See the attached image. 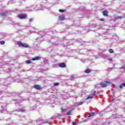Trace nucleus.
Returning a JSON list of instances; mask_svg holds the SVG:
<instances>
[{
    "instance_id": "nucleus-1",
    "label": "nucleus",
    "mask_w": 125,
    "mask_h": 125,
    "mask_svg": "<svg viewBox=\"0 0 125 125\" xmlns=\"http://www.w3.org/2000/svg\"><path fill=\"white\" fill-rule=\"evenodd\" d=\"M0 89H2V90L0 91V95H3V94H5V93H8L9 94H10L9 96H15V97H20L19 96V93H15V92H10L9 91H6V87L4 86L3 84H0Z\"/></svg>"
},
{
    "instance_id": "nucleus-2",
    "label": "nucleus",
    "mask_w": 125,
    "mask_h": 125,
    "mask_svg": "<svg viewBox=\"0 0 125 125\" xmlns=\"http://www.w3.org/2000/svg\"><path fill=\"white\" fill-rule=\"evenodd\" d=\"M122 118V115H118L117 114H113L112 117L110 118L107 119L106 120V125H111V123H112V119H121Z\"/></svg>"
},
{
    "instance_id": "nucleus-3",
    "label": "nucleus",
    "mask_w": 125,
    "mask_h": 125,
    "mask_svg": "<svg viewBox=\"0 0 125 125\" xmlns=\"http://www.w3.org/2000/svg\"><path fill=\"white\" fill-rule=\"evenodd\" d=\"M17 44L19 46H20L21 47H24L25 48H29L30 47V46L26 43H23L21 42L18 41L17 42Z\"/></svg>"
},
{
    "instance_id": "nucleus-4",
    "label": "nucleus",
    "mask_w": 125,
    "mask_h": 125,
    "mask_svg": "<svg viewBox=\"0 0 125 125\" xmlns=\"http://www.w3.org/2000/svg\"><path fill=\"white\" fill-rule=\"evenodd\" d=\"M27 16H28L26 14H21L18 15V17L20 19H26V18H27Z\"/></svg>"
},
{
    "instance_id": "nucleus-5",
    "label": "nucleus",
    "mask_w": 125,
    "mask_h": 125,
    "mask_svg": "<svg viewBox=\"0 0 125 125\" xmlns=\"http://www.w3.org/2000/svg\"><path fill=\"white\" fill-rule=\"evenodd\" d=\"M8 14H9L8 11H6L3 13H0V17H5V16H7Z\"/></svg>"
},
{
    "instance_id": "nucleus-6",
    "label": "nucleus",
    "mask_w": 125,
    "mask_h": 125,
    "mask_svg": "<svg viewBox=\"0 0 125 125\" xmlns=\"http://www.w3.org/2000/svg\"><path fill=\"white\" fill-rule=\"evenodd\" d=\"M16 112H21V113H24V112H27V110L25 107H23L21 108H20L19 109H16Z\"/></svg>"
},
{
    "instance_id": "nucleus-7",
    "label": "nucleus",
    "mask_w": 125,
    "mask_h": 125,
    "mask_svg": "<svg viewBox=\"0 0 125 125\" xmlns=\"http://www.w3.org/2000/svg\"><path fill=\"white\" fill-rule=\"evenodd\" d=\"M13 101H16L15 103L16 106H19V103H21V101L19 99H13Z\"/></svg>"
},
{
    "instance_id": "nucleus-8",
    "label": "nucleus",
    "mask_w": 125,
    "mask_h": 125,
    "mask_svg": "<svg viewBox=\"0 0 125 125\" xmlns=\"http://www.w3.org/2000/svg\"><path fill=\"white\" fill-rule=\"evenodd\" d=\"M59 66L60 67V68H66L67 67V65L65 62H61L59 63Z\"/></svg>"
},
{
    "instance_id": "nucleus-9",
    "label": "nucleus",
    "mask_w": 125,
    "mask_h": 125,
    "mask_svg": "<svg viewBox=\"0 0 125 125\" xmlns=\"http://www.w3.org/2000/svg\"><path fill=\"white\" fill-rule=\"evenodd\" d=\"M100 85V87H106L107 86V84L106 83H104L103 82H101L100 83H99L97 86Z\"/></svg>"
},
{
    "instance_id": "nucleus-10",
    "label": "nucleus",
    "mask_w": 125,
    "mask_h": 125,
    "mask_svg": "<svg viewBox=\"0 0 125 125\" xmlns=\"http://www.w3.org/2000/svg\"><path fill=\"white\" fill-rule=\"evenodd\" d=\"M12 81H14L15 83H22V80L21 79H20L19 78H17L16 77H15L12 79Z\"/></svg>"
},
{
    "instance_id": "nucleus-11",
    "label": "nucleus",
    "mask_w": 125,
    "mask_h": 125,
    "mask_svg": "<svg viewBox=\"0 0 125 125\" xmlns=\"http://www.w3.org/2000/svg\"><path fill=\"white\" fill-rule=\"evenodd\" d=\"M34 88H35V89H37L38 90H41L42 89V87H41V85H38V84H35L33 86Z\"/></svg>"
},
{
    "instance_id": "nucleus-12",
    "label": "nucleus",
    "mask_w": 125,
    "mask_h": 125,
    "mask_svg": "<svg viewBox=\"0 0 125 125\" xmlns=\"http://www.w3.org/2000/svg\"><path fill=\"white\" fill-rule=\"evenodd\" d=\"M46 34V33L44 31H40L38 32V35H40L41 37H43V36H45Z\"/></svg>"
},
{
    "instance_id": "nucleus-13",
    "label": "nucleus",
    "mask_w": 125,
    "mask_h": 125,
    "mask_svg": "<svg viewBox=\"0 0 125 125\" xmlns=\"http://www.w3.org/2000/svg\"><path fill=\"white\" fill-rule=\"evenodd\" d=\"M123 18H125V16H116L114 17L115 20H118L119 19H123Z\"/></svg>"
},
{
    "instance_id": "nucleus-14",
    "label": "nucleus",
    "mask_w": 125,
    "mask_h": 125,
    "mask_svg": "<svg viewBox=\"0 0 125 125\" xmlns=\"http://www.w3.org/2000/svg\"><path fill=\"white\" fill-rule=\"evenodd\" d=\"M12 25H14V26H18V27H21V26L20 25V23H19V22H15L14 21H12Z\"/></svg>"
},
{
    "instance_id": "nucleus-15",
    "label": "nucleus",
    "mask_w": 125,
    "mask_h": 125,
    "mask_svg": "<svg viewBox=\"0 0 125 125\" xmlns=\"http://www.w3.org/2000/svg\"><path fill=\"white\" fill-rule=\"evenodd\" d=\"M41 59V57L40 56H37L35 57V58H33L32 59V61H36L37 60H40Z\"/></svg>"
},
{
    "instance_id": "nucleus-16",
    "label": "nucleus",
    "mask_w": 125,
    "mask_h": 125,
    "mask_svg": "<svg viewBox=\"0 0 125 125\" xmlns=\"http://www.w3.org/2000/svg\"><path fill=\"white\" fill-rule=\"evenodd\" d=\"M84 103V102H81L80 103H77L75 104L76 107H78V106H80V105H83Z\"/></svg>"
},
{
    "instance_id": "nucleus-17",
    "label": "nucleus",
    "mask_w": 125,
    "mask_h": 125,
    "mask_svg": "<svg viewBox=\"0 0 125 125\" xmlns=\"http://www.w3.org/2000/svg\"><path fill=\"white\" fill-rule=\"evenodd\" d=\"M74 110V108H70V110L69 111V112H68L66 114V115H72V112H73V110Z\"/></svg>"
},
{
    "instance_id": "nucleus-18",
    "label": "nucleus",
    "mask_w": 125,
    "mask_h": 125,
    "mask_svg": "<svg viewBox=\"0 0 125 125\" xmlns=\"http://www.w3.org/2000/svg\"><path fill=\"white\" fill-rule=\"evenodd\" d=\"M94 115H96L95 112H91L90 114L88 116V118H90L91 117H93Z\"/></svg>"
},
{
    "instance_id": "nucleus-19",
    "label": "nucleus",
    "mask_w": 125,
    "mask_h": 125,
    "mask_svg": "<svg viewBox=\"0 0 125 125\" xmlns=\"http://www.w3.org/2000/svg\"><path fill=\"white\" fill-rule=\"evenodd\" d=\"M87 27H90L91 28H95L96 27V25L93 23L89 24V25Z\"/></svg>"
},
{
    "instance_id": "nucleus-20",
    "label": "nucleus",
    "mask_w": 125,
    "mask_h": 125,
    "mask_svg": "<svg viewBox=\"0 0 125 125\" xmlns=\"http://www.w3.org/2000/svg\"><path fill=\"white\" fill-rule=\"evenodd\" d=\"M59 18L61 21H63V19H65V16H60L59 17Z\"/></svg>"
},
{
    "instance_id": "nucleus-21",
    "label": "nucleus",
    "mask_w": 125,
    "mask_h": 125,
    "mask_svg": "<svg viewBox=\"0 0 125 125\" xmlns=\"http://www.w3.org/2000/svg\"><path fill=\"white\" fill-rule=\"evenodd\" d=\"M103 14L104 16H108V11H104L103 12Z\"/></svg>"
},
{
    "instance_id": "nucleus-22",
    "label": "nucleus",
    "mask_w": 125,
    "mask_h": 125,
    "mask_svg": "<svg viewBox=\"0 0 125 125\" xmlns=\"http://www.w3.org/2000/svg\"><path fill=\"white\" fill-rule=\"evenodd\" d=\"M24 10L25 11H31V10H32V9H30V8L29 7H27L24 9Z\"/></svg>"
},
{
    "instance_id": "nucleus-23",
    "label": "nucleus",
    "mask_w": 125,
    "mask_h": 125,
    "mask_svg": "<svg viewBox=\"0 0 125 125\" xmlns=\"http://www.w3.org/2000/svg\"><path fill=\"white\" fill-rule=\"evenodd\" d=\"M6 81V79H2V78H0V82H2V83H3L4 82Z\"/></svg>"
},
{
    "instance_id": "nucleus-24",
    "label": "nucleus",
    "mask_w": 125,
    "mask_h": 125,
    "mask_svg": "<svg viewBox=\"0 0 125 125\" xmlns=\"http://www.w3.org/2000/svg\"><path fill=\"white\" fill-rule=\"evenodd\" d=\"M31 108L32 111L33 110H36V109H37V105H35L33 106H31Z\"/></svg>"
},
{
    "instance_id": "nucleus-25",
    "label": "nucleus",
    "mask_w": 125,
    "mask_h": 125,
    "mask_svg": "<svg viewBox=\"0 0 125 125\" xmlns=\"http://www.w3.org/2000/svg\"><path fill=\"white\" fill-rule=\"evenodd\" d=\"M25 63L26 64H31V63H32V61H31V60H27L25 61Z\"/></svg>"
},
{
    "instance_id": "nucleus-26",
    "label": "nucleus",
    "mask_w": 125,
    "mask_h": 125,
    "mask_svg": "<svg viewBox=\"0 0 125 125\" xmlns=\"http://www.w3.org/2000/svg\"><path fill=\"white\" fill-rule=\"evenodd\" d=\"M93 98V96H92V95H90V96H88V97H87L86 99H87H87H92Z\"/></svg>"
},
{
    "instance_id": "nucleus-27",
    "label": "nucleus",
    "mask_w": 125,
    "mask_h": 125,
    "mask_svg": "<svg viewBox=\"0 0 125 125\" xmlns=\"http://www.w3.org/2000/svg\"><path fill=\"white\" fill-rule=\"evenodd\" d=\"M85 73H86V74H89V73H90V70L86 69L85 70Z\"/></svg>"
},
{
    "instance_id": "nucleus-28",
    "label": "nucleus",
    "mask_w": 125,
    "mask_h": 125,
    "mask_svg": "<svg viewBox=\"0 0 125 125\" xmlns=\"http://www.w3.org/2000/svg\"><path fill=\"white\" fill-rule=\"evenodd\" d=\"M5 43V42L0 41V44H1V45H3V44H4Z\"/></svg>"
},
{
    "instance_id": "nucleus-29",
    "label": "nucleus",
    "mask_w": 125,
    "mask_h": 125,
    "mask_svg": "<svg viewBox=\"0 0 125 125\" xmlns=\"http://www.w3.org/2000/svg\"><path fill=\"white\" fill-rule=\"evenodd\" d=\"M109 53H114V50L112 49H110L108 50Z\"/></svg>"
},
{
    "instance_id": "nucleus-30",
    "label": "nucleus",
    "mask_w": 125,
    "mask_h": 125,
    "mask_svg": "<svg viewBox=\"0 0 125 125\" xmlns=\"http://www.w3.org/2000/svg\"><path fill=\"white\" fill-rule=\"evenodd\" d=\"M97 93V92H96V91H94L92 93L93 97L95 96L96 95Z\"/></svg>"
},
{
    "instance_id": "nucleus-31",
    "label": "nucleus",
    "mask_w": 125,
    "mask_h": 125,
    "mask_svg": "<svg viewBox=\"0 0 125 125\" xmlns=\"http://www.w3.org/2000/svg\"><path fill=\"white\" fill-rule=\"evenodd\" d=\"M45 8H47V9H49L50 7H51V4H48V6L47 7H45Z\"/></svg>"
},
{
    "instance_id": "nucleus-32",
    "label": "nucleus",
    "mask_w": 125,
    "mask_h": 125,
    "mask_svg": "<svg viewBox=\"0 0 125 125\" xmlns=\"http://www.w3.org/2000/svg\"><path fill=\"white\" fill-rule=\"evenodd\" d=\"M7 106V104H4L3 105H1V108H2V109H4V108H5Z\"/></svg>"
},
{
    "instance_id": "nucleus-33",
    "label": "nucleus",
    "mask_w": 125,
    "mask_h": 125,
    "mask_svg": "<svg viewBox=\"0 0 125 125\" xmlns=\"http://www.w3.org/2000/svg\"><path fill=\"white\" fill-rule=\"evenodd\" d=\"M34 21V18H32L31 19H29V22L31 23V22H33Z\"/></svg>"
},
{
    "instance_id": "nucleus-34",
    "label": "nucleus",
    "mask_w": 125,
    "mask_h": 125,
    "mask_svg": "<svg viewBox=\"0 0 125 125\" xmlns=\"http://www.w3.org/2000/svg\"><path fill=\"white\" fill-rule=\"evenodd\" d=\"M54 86H57L59 85V83H54Z\"/></svg>"
},
{
    "instance_id": "nucleus-35",
    "label": "nucleus",
    "mask_w": 125,
    "mask_h": 125,
    "mask_svg": "<svg viewBox=\"0 0 125 125\" xmlns=\"http://www.w3.org/2000/svg\"><path fill=\"white\" fill-rule=\"evenodd\" d=\"M71 79H76V75H71Z\"/></svg>"
},
{
    "instance_id": "nucleus-36",
    "label": "nucleus",
    "mask_w": 125,
    "mask_h": 125,
    "mask_svg": "<svg viewBox=\"0 0 125 125\" xmlns=\"http://www.w3.org/2000/svg\"><path fill=\"white\" fill-rule=\"evenodd\" d=\"M59 11L60 12H65V10L60 9L59 10Z\"/></svg>"
},
{
    "instance_id": "nucleus-37",
    "label": "nucleus",
    "mask_w": 125,
    "mask_h": 125,
    "mask_svg": "<svg viewBox=\"0 0 125 125\" xmlns=\"http://www.w3.org/2000/svg\"><path fill=\"white\" fill-rule=\"evenodd\" d=\"M121 120H122V121H123V122H124V123H125V118L124 117H123V116H122V118H120Z\"/></svg>"
},
{
    "instance_id": "nucleus-38",
    "label": "nucleus",
    "mask_w": 125,
    "mask_h": 125,
    "mask_svg": "<svg viewBox=\"0 0 125 125\" xmlns=\"http://www.w3.org/2000/svg\"><path fill=\"white\" fill-rule=\"evenodd\" d=\"M45 124H48V125H49L50 123L48 121H46L43 123V125H45Z\"/></svg>"
},
{
    "instance_id": "nucleus-39",
    "label": "nucleus",
    "mask_w": 125,
    "mask_h": 125,
    "mask_svg": "<svg viewBox=\"0 0 125 125\" xmlns=\"http://www.w3.org/2000/svg\"><path fill=\"white\" fill-rule=\"evenodd\" d=\"M65 111H66V109H64L63 108L61 109V112L62 113H64V112H65Z\"/></svg>"
},
{
    "instance_id": "nucleus-40",
    "label": "nucleus",
    "mask_w": 125,
    "mask_h": 125,
    "mask_svg": "<svg viewBox=\"0 0 125 125\" xmlns=\"http://www.w3.org/2000/svg\"><path fill=\"white\" fill-rule=\"evenodd\" d=\"M112 70H113V68L111 67V68H109L108 69L106 70V71H112Z\"/></svg>"
},
{
    "instance_id": "nucleus-41",
    "label": "nucleus",
    "mask_w": 125,
    "mask_h": 125,
    "mask_svg": "<svg viewBox=\"0 0 125 125\" xmlns=\"http://www.w3.org/2000/svg\"><path fill=\"white\" fill-rule=\"evenodd\" d=\"M52 40H54L55 41H57V40H58V37H54V39H52Z\"/></svg>"
},
{
    "instance_id": "nucleus-42",
    "label": "nucleus",
    "mask_w": 125,
    "mask_h": 125,
    "mask_svg": "<svg viewBox=\"0 0 125 125\" xmlns=\"http://www.w3.org/2000/svg\"><path fill=\"white\" fill-rule=\"evenodd\" d=\"M22 72H28V71H30V70H25V69H22Z\"/></svg>"
},
{
    "instance_id": "nucleus-43",
    "label": "nucleus",
    "mask_w": 125,
    "mask_h": 125,
    "mask_svg": "<svg viewBox=\"0 0 125 125\" xmlns=\"http://www.w3.org/2000/svg\"><path fill=\"white\" fill-rule=\"evenodd\" d=\"M18 117L20 118V119H22V118H24V116L21 115H18Z\"/></svg>"
},
{
    "instance_id": "nucleus-44",
    "label": "nucleus",
    "mask_w": 125,
    "mask_h": 125,
    "mask_svg": "<svg viewBox=\"0 0 125 125\" xmlns=\"http://www.w3.org/2000/svg\"><path fill=\"white\" fill-rule=\"evenodd\" d=\"M78 125V123L76 122H72V125Z\"/></svg>"
},
{
    "instance_id": "nucleus-45",
    "label": "nucleus",
    "mask_w": 125,
    "mask_h": 125,
    "mask_svg": "<svg viewBox=\"0 0 125 125\" xmlns=\"http://www.w3.org/2000/svg\"><path fill=\"white\" fill-rule=\"evenodd\" d=\"M116 38H117V35H114V36H113L112 39H116Z\"/></svg>"
},
{
    "instance_id": "nucleus-46",
    "label": "nucleus",
    "mask_w": 125,
    "mask_h": 125,
    "mask_svg": "<svg viewBox=\"0 0 125 125\" xmlns=\"http://www.w3.org/2000/svg\"><path fill=\"white\" fill-rule=\"evenodd\" d=\"M40 39H42V37H38V38L36 39V40L40 41Z\"/></svg>"
},
{
    "instance_id": "nucleus-47",
    "label": "nucleus",
    "mask_w": 125,
    "mask_h": 125,
    "mask_svg": "<svg viewBox=\"0 0 125 125\" xmlns=\"http://www.w3.org/2000/svg\"><path fill=\"white\" fill-rule=\"evenodd\" d=\"M13 112H14V111L11 112V111H10V112H8V114H9L10 115H11V114H12V113H13Z\"/></svg>"
},
{
    "instance_id": "nucleus-48",
    "label": "nucleus",
    "mask_w": 125,
    "mask_h": 125,
    "mask_svg": "<svg viewBox=\"0 0 125 125\" xmlns=\"http://www.w3.org/2000/svg\"><path fill=\"white\" fill-rule=\"evenodd\" d=\"M82 10H83V8H80L78 9V11H82Z\"/></svg>"
},
{
    "instance_id": "nucleus-49",
    "label": "nucleus",
    "mask_w": 125,
    "mask_h": 125,
    "mask_svg": "<svg viewBox=\"0 0 125 125\" xmlns=\"http://www.w3.org/2000/svg\"><path fill=\"white\" fill-rule=\"evenodd\" d=\"M121 50H123V51H124V52H125V47L123 48H122Z\"/></svg>"
},
{
    "instance_id": "nucleus-50",
    "label": "nucleus",
    "mask_w": 125,
    "mask_h": 125,
    "mask_svg": "<svg viewBox=\"0 0 125 125\" xmlns=\"http://www.w3.org/2000/svg\"><path fill=\"white\" fill-rule=\"evenodd\" d=\"M123 84H122L121 85H120V86H119V87H120V88H123Z\"/></svg>"
},
{
    "instance_id": "nucleus-51",
    "label": "nucleus",
    "mask_w": 125,
    "mask_h": 125,
    "mask_svg": "<svg viewBox=\"0 0 125 125\" xmlns=\"http://www.w3.org/2000/svg\"><path fill=\"white\" fill-rule=\"evenodd\" d=\"M108 60H109V61H112L113 59L112 58H109L108 59Z\"/></svg>"
},
{
    "instance_id": "nucleus-52",
    "label": "nucleus",
    "mask_w": 125,
    "mask_h": 125,
    "mask_svg": "<svg viewBox=\"0 0 125 125\" xmlns=\"http://www.w3.org/2000/svg\"><path fill=\"white\" fill-rule=\"evenodd\" d=\"M6 111V108H5L4 109H2V112Z\"/></svg>"
},
{
    "instance_id": "nucleus-53",
    "label": "nucleus",
    "mask_w": 125,
    "mask_h": 125,
    "mask_svg": "<svg viewBox=\"0 0 125 125\" xmlns=\"http://www.w3.org/2000/svg\"><path fill=\"white\" fill-rule=\"evenodd\" d=\"M105 83H110V82L109 81H105Z\"/></svg>"
},
{
    "instance_id": "nucleus-54",
    "label": "nucleus",
    "mask_w": 125,
    "mask_h": 125,
    "mask_svg": "<svg viewBox=\"0 0 125 125\" xmlns=\"http://www.w3.org/2000/svg\"><path fill=\"white\" fill-rule=\"evenodd\" d=\"M114 112H117V111H118V109L117 108H114Z\"/></svg>"
},
{
    "instance_id": "nucleus-55",
    "label": "nucleus",
    "mask_w": 125,
    "mask_h": 125,
    "mask_svg": "<svg viewBox=\"0 0 125 125\" xmlns=\"http://www.w3.org/2000/svg\"><path fill=\"white\" fill-rule=\"evenodd\" d=\"M100 21H104V19H100Z\"/></svg>"
},
{
    "instance_id": "nucleus-56",
    "label": "nucleus",
    "mask_w": 125,
    "mask_h": 125,
    "mask_svg": "<svg viewBox=\"0 0 125 125\" xmlns=\"http://www.w3.org/2000/svg\"><path fill=\"white\" fill-rule=\"evenodd\" d=\"M47 0H44L43 1V3H46V1H47Z\"/></svg>"
},
{
    "instance_id": "nucleus-57",
    "label": "nucleus",
    "mask_w": 125,
    "mask_h": 125,
    "mask_svg": "<svg viewBox=\"0 0 125 125\" xmlns=\"http://www.w3.org/2000/svg\"><path fill=\"white\" fill-rule=\"evenodd\" d=\"M11 79V78L8 77V78L7 79V81H9V80H10Z\"/></svg>"
},
{
    "instance_id": "nucleus-58",
    "label": "nucleus",
    "mask_w": 125,
    "mask_h": 125,
    "mask_svg": "<svg viewBox=\"0 0 125 125\" xmlns=\"http://www.w3.org/2000/svg\"><path fill=\"white\" fill-rule=\"evenodd\" d=\"M124 66H122V67H120L119 69H124Z\"/></svg>"
},
{
    "instance_id": "nucleus-59",
    "label": "nucleus",
    "mask_w": 125,
    "mask_h": 125,
    "mask_svg": "<svg viewBox=\"0 0 125 125\" xmlns=\"http://www.w3.org/2000/svg\"><path fill=\"white\" fill-rule=\"evenodd\" d=\"M122 85H123V86H125V83H122Z\"/></svg>"
},
{
    "instance_id": "nucleus-60",
    "label": "nucleus",
    "mask_w": 125,
    "mask_h": 125,
    "mask_svg": "<svg viewBox=\"0 0 125 125\" xmlns=\"http://www.w3.org/2000/svg\"><path fill=\"white\" fill-rule=\"evenodd\" d=\"M97 34H98V35L99 36H102V35L101 34H99V33H97Z\"/></svg>"
},
{
    "instance_id": "nucleus-61",
    "label": "nucleus",
    "mask_w": 125,
    "mask_h": 125,
    "mask_svg": "<svg viewBox=\"0 0 125 125\" xmlns=\"http://www.w3.org/2000/svg\"><path fill=\"white\" fill-rule=\"evenodd\" d=\"M119 43H123V41H120V42H119Z\"/></svg>"
},
{
    "instance_id": "nucleus-62",
    "label": "nucleus",
    "mask_w": 125,
    "mask_h": 125,
    "mask_svg": "<svg viewBox=\"0 0 125 125\" xmlns=\"http://www.w3.org/2000/svg\"><path fill=\"white\" fill-rule=\"evenodd\" d=\"M48 42H51V41L48 40Z\"/></svg>"
},
{
    "instance_id": "nucleus-63",
    "label": "nucleus",
    "mask_w": 125,
    "mask_h": 125,
    "mask_svg": "<svg viewBox=\"0 0 125 125\" xmlns=\"http://www.w3.org/2000/svg\"><path fill=\"white\" fill-rule=\"evenodd\" d=\"M55 1H58V0H54Z\"/></svg>"
},
{
    "instance_id": "nucleus-64",
    "label": "nucleus",
    "mask_w": 125,
    "mask_h": 125,
    "mask_svg": "<svg viewBox=\"0 0 125 125\" xmlns=\"http://www.w3.org/2000/svg\"><path fill=\"white\" fill-rule=\"evenodd\" d=\"M83 123H85V122H86V121L84 120V121H83Z\"/></svg>"
}]
</instances>
